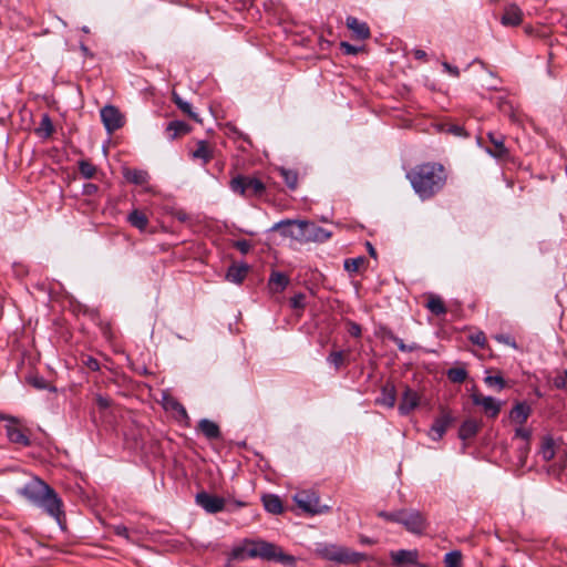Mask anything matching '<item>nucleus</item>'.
Masks as SVG:
<instances>
[{
	"mask_svg": "<svg viewBox=\"0 0 567 567\" xmlns=\"http://www.w3.org/2000/svg\"><path fill=\"white\" fill-rule=\"evenodd\" d=\"M198 429L208 440H216L220 436L219 426L208 419L200 420L198 423Z\"/></svg>",
	"mask_w": 567,
	"mask_h": 567,
	"instance_id": "obj_25",
	"label": "nucleus"
},
{
	"mask_svg": "<svg viewBox=\"0 0 567 567\" xmlns=\"http://www.w3.org/2000/svg\"><path fill=\"white\" fill-rule=\"evenodd\" d=\"M234 247L237 248L241 254H247L250 250L251 245L248 240L243 239L235 241Z\"/></svg>",
	"mask_w": 567,
	"mask_h": 567,
	"instance_id": "obj_48",
	"label": "nucleus"
},
{
	"mask_svg": "<svg viewBox=\"0 0 567 567\" xmlns=\"http://www.w3.org/2000/svg\"><path fill=\"white\" fill-rule=\"evenodd\" d=\"M39 132L43 133L44 136H50L53 132V125L49 117V115L44 114L40 122V127L38 128Z\"/></svg>",
	"mask_w": 567,
	"mask_h": 567,
	"instance_id": "obj_42",
	"label": "nucleus"
},
{
	"mask_svg": "<svg viewBox=\"0 0 567 567\" xmlns=\"http://www.w3.org/2000/svg\"><path fill=\"white\" fill-rule=\"evenodd\" d=\"M306 243H324L331 238L332 233L312 221L305 220Z\"/></svg>",
	"mask_w": 567,
	"mask_h": 567,
	"instance_id": "obj_13",
	"label": "nucleus"
},
{
	"mask_svg": "<svg viewBox=\"0 0 567 567\" xmlns=\"http://www.w3.org/2000/svg\"><path fill=\"white\" fill-rule=\"evenodd\" d=\"M84 363L92 371H97L100 369V363L94 358H87Z\"/></svg>",
	"mask_w": 567,
	"mask_h": 567,
	"instance_id": "obj_53",
	"label": "nucleus"
},
{
	"mask_svg": "<svg viewBox=\"0 0 567 567\" xmlns=\"http://www.w3.org/2000/svg\"><path fill=\"white\" fill-rule=\"evenodd\" d=\"M37 506L43 508L50 516L60 522V516L62 514V501L51 487L49 488V492L43 495Z\"/></svg>",
	"mask_w": 567,
	"mask_h": 567,
	"instance_id": "obj_10",
	"label": "nucleus"
},
{
	"mask_svg": "<svg viewBox=\"0 0 567 567\" xmlns=\"http://www.w3.org/2000/svg\"><path fill=\"white\" fill-rule=\"evenodd\" d=\"M189 132V126L183 121H173L166 126V134L169 140H175L179 136L186 135Z\"/></svg>",
	"mask_w": 567,
	"mask_h": 567,
	"instance_id": "obj_26",
	"label": "nucleus"
},
{
	"mask_svg": "<svg viewBox=\"0 0 567 567\" xmlns=\"http://www.w3.org/2000/svg\"><path fill=\"white\" fill-rule=\"evenodd\" d=\"M390 556L396 566H404L415 564L419 558V553L416 550L401 549L391 551Z\"/></svg>",
	"mask_w": 567,
	"mask_h": 567,
	"instance_id": "obj_21",
	"label": "nucleus"
},
{
	"mask_svg": "<svg viewBox=\"0 0 567 567\" xmlns=\"http://www.w3.org/2000/svg\"><path fill=\"white\" fill-rule=\"evenodd\" d=\"M365 262L364 257L349 258L344 260V269L351 274L358 272L360 267Z\"/></svg>",
	"mask_w": 567,
	"mask_h": 567,
	"instance_id": "obj_38",
	"label": "nucleus"
},
{
	"mask_svg": "<svg viewBox=\"0 0 567 567\" xmlns=\"http://www.w3.org/2000/svg\"><path fill=\"white\" fill-rule=\"evenodd\" d=\"M174 103L189 117L198 121L197 114L192 111V105L184 101L177 93L173 92Z\"/></svg>",
	"mask_w": 567,
	"mask_h": 567,
	"instance_id": "obj_36",
	"label": "nucleus"
},
{
	"mask_svg": "<svg viewBox=\"0 0 567 567\" xmlns=\"http://www.w3.org/2000/svg\"><path fill=\"white\" fill-rule=\"evenodd\" d=\"M128 221L140 230H144L148 224L147 217L140 210H133L128 215Z\"/></svg>",
	"mask_w": 567,
	"mask_h": 567,
	"instance_id": "obj_34",
	"label": "nucleus"
},
{
	"mask_svg": "<svg viewBox=\"0 0 567 567\" xmlns=\"http://www.w3.org/2000/svg\"><path fill=\"white\" fill-rule=\"evenodd\" d=\"M174 410L177 411V413L183 417V419H188V415H187V412H186V409L178 402H175L174 405H173Z\"/></svg>",
	"mask_w": 567,
	"mask_h": 567,
	"instance_id": "obj_56",
	"label": "nucleus"
},
{
	"mask_svg": "<svg viewBox=\"0 0 567 567\" xmlns=\"http://www.w3.org/2000/svg\"><path fill=\"white\" fill-rule=\"evenodd\" d=\"M247 274H248V266L247 265H245V264H243V265H233L227 270L226 279L229 282L241 284L243 280L245 279V277L247 276Z\"/></svg>",
	"mask_w": 567,
	"mask_h": 567,
	"instance_id": "obj_23",
	"label": "nucleus"
},
{
	"mask_svg": "<svg viewBox=\"0 0 567 567\" xmlns=\"http://www.w3.org/2000/svg\"><path fill=\"white\" fill-rule=\"evenodd\" d=\"M471 399L474 405L481 406L483 412L492 419H495L501 410L502 402L489 395H483L475 388L472 390Z\"/></svg>",
	"mask_w": 567,
	"mask_h": 567,
	"instance_id": "obj_7",
	"label": "nucleus"
},
{
	"mask_svg": "<svg viewBox=\"0 0 567 567\" xmlns=\"http://www.w3.org/2000/svg\"><path fill=\"white\" fill-rule=\"evenodd\" d=\"M290 301H291V306L293 308H302L303 301H305V296L302 293L296 295L291 298Z\"/></svg>",
	"mask_w": 567,
	"mask_h": 567,
	"instance_id": "obj_51",
	"label": "nucleus"
},
{
	"mask_svg": "<svg viewBox=\"0 0 567 567\" xmlns=\"http://www.w3.org/2000/svg\"><path fill=\"white\" fill-rule=\"evenodd\" d=\"M346 24L348 29L352 31L353 35L357 39L367 40L368 38H370V29L365 22L360 21L354 17H348L346 20Z\"/></svg>",
	"mask_w": 567,
	"mask_h": 567,
	"instance_id": "obj_19",
	"label": "nucleus"
},
{
	"mask_svg": "<svg viewBox=\"0 0 567 567\" xmlns=\"http://www.w3.org/2000/svg\"><path fill=\"white\" fill-rule=\"evenodd\" d=\"M396 402V391L392 383H385L381 388L380 396L377 398L375 403L388 409L394 408Z\"/></svg>",
	"mask_w": 567,
	"mask_h": 567,
	"instance_id": "obj_18",
	"label": "nucleus"
},
{
	"mask_svg": "<svg viewBox=\"0 0 567 567\" xmlns=\"http://www.w3.org/2000/svg\"><path fill=\"white\" fill-rule=\"evenodd\" d=\"M279 174L285 181L286 185L291 189L295 190L298 186V174L297 172L289 169V168H279Z\"/></svg>",
	"mask_w": 567,
	"mask_h": 567,
	"instance_id": "obj_32",
	"label": "nucleus"
},
{
	"mask_svg": "<svg viewBox=\"0 0 567 567\" xmlns=\"http://www.w3.org/2000/svg\"><path fill=\"white\" fill-rule=\"evenodd\" d=\"M484 382L491 388L496 386L499 391L505 388V380L502 375H487L484 378Z\"/></svg>",
	"mask_w": 567,
	"mask_h": 567,
	"instance_id": "obj_40",
	"label": "nucleus"
},
{
	"mask_svg": "<svg viewBox=\"0 0 567 567\" xmlns=\"http://www.w3.org/2000/svg\"><path fill=\"white\" fill-rule=\"evenodd\" d=\"M494 339L497 342L504 343L515 350L518 349L516 341L509 334L499 333V334L494 336Z\"/></svg>",
	"mask_w": 567,
	"mask_h": 567,
	"instance_id": "obj_43",
	"label": "nucleus"
},
{
	"mask_svg": "<svg viewBox=\"0 0 567 567\" xmlns=\"http://www.w3.org/2000/svg\"><path fill=\"white\" fill-rule=\"evenodd\" d=\"M523 11L522 9L512 3L504 8V13L501 18V23L504 27H517L523 22Z\"/></svg>",
	"mask_w": 567,
	"mask_h": 567,
	"instance_id": "obj_17",
	"label": "nucleus"
},
{
	"mask_svg": "<svg viewBox=\"0 0 567 567\" xmlns=\"http://www.w3.org/2000/svg\"><path fill=\"white\" fill-rule=\"evenodd\" d=\"M262 503L265 509L271 514H279L282 512V503L280 498L276 495H265L262 496Z\"/></svg>",
	"mask_w": 567,
	"mask_h": 567,
	"instance_id": "obj_30",
	"label": "nucleus"
},
{
	"mask_svg": "<svg viewBox=\"0 0 567 567\" xmlns=\"http://www.w3.org/2000/svg\"><path fill=\"white\" fill-rule=\"evenodd\" d=\"M340 45L346 54L354 55L360 51V48H357L348 42H341Z\"/></svg>",
	"mask_w": 567,
	"mask_h": 567,
	"instance_id": "obj_49",
	"label": "nucleus"
},
{
	"mask_svg": "<svg viewBox=\"0 0 567 567\" xmlns=\"http://www.w3.org/2000/svg\"><path fill=\"white\" fill-rule=\"evenodd\" d=\"M389 338L398 346L399 350L402 352H412L416 349V347L414 344L408 346L403 342L402 339H400L399 337H396L394 334H390Z\"/></svg>",
	"mask_w": 567,
	"mask_h": 567,
	"instance_id": "obj_44",
	"label": "nucleus"
},
{
	"mask_svg": "<svg viewBox=\"0 0 567 567\" xmlns=\"http://www.w3.org/2000/svg\"><path fill=\"white\" fill-rule=\"evenodd\" d=\"M196 503L209 514H216L225 508L226 501L223 497L200 492L196 495Z\"/></svg>",
	"mask_w": 567,
	"mask_h": 567,
	"instance_id": "obj_11",
	"label": "nucleus"
},
{
	"mask_svg": "<svg viewBox=\"0 0 567 567\" xmlns=\"http://www.w3.org/2000/svg\"><path fill=\"white\" fill-rule=\"evenodd\" d=\"M246 554L250 558L259 557L269 561H277L286 567H296L297 558L286 554L281 547L276 544L258 540L250 544Z\"/></svg>",
	"mask_w": 567,
	"mask_h": 567,
	"instance_id": "obj_2",
	"label": "nucleus"
},
{
	"mask_svg": "<svg viewBox=\"0 0 567 567\" xmlns=\"http://www.w3.org/2000/svg\"><path fill=\"white\" fill-rule=\"evenodd\" d=\"M449 132L453 133L454 135L462 136L464 133L463 127L458 125H451L449 128Z\"/></svg>",
	"mask_w": 567,
	"mask_h": 567,
	"instance_id": "obj_58",
	"label": "nucleus"
},
{
	"mask_svg": "<svg viewBox=\"0 0 567 567\" xmlns=\"http://www.w3.org/2000/svg\"><path fill=\"white\" fill-rule=\"evenodd\" d=\"M539 454L545 462H549L555 457V441L551 436L547 435L543 437Z\"/></svg>",
	"mask_w": 567,
	"mask_h": 567,
	"instance_id": "obj_27",
	"label": "nucleus"
},
{
	"mask_svg": "<svg viewBox=\"0 0 567 567\" xmlns=\"http://www.w3.org/2000/svg\"><path fill=\"white\" fill-rule=\"evenodd\" d=\"M28 382L35 389H48L49 384L42 377L33 375L28 379Z\"/></svg>",
	"mask_w": 567,
	"mask_h": 567,
	"instance_id": "obj_45",
	"label": "nucleus"
},
{
	"mask_svg": "<svg viewBox=\"0 0 567 567\" xmlns=\"http://www.w3.org/2000/svg\"><path fill=\"white\" fill-rule=\"evenodd\" d=\"M0 421H8V423H18V419L11 415L0 413Z\"/></svg>",
	"mask_w": 567,
	"mask_h": 567,
	"instance_id": "obj_60",
	"label": "nucleus"
},
{
	"mask_svg": "<svg viewBox=\"0 0 567 567\" xmlns=\"http://www.w3.org/2000/svg\"><path fill=\"white\" fill-rule=\"evenodd\" d=\"M478 427L480 425L475 420H466L460 426L458 436L462 440H468L477 433Z\"/></svg>",
	"mask_w": 567,
	"mask_h": 567,
	"instance_id": "obj_29",
	"label": "nucleus"
},
{
	"mask_svg": "<svg viewBox=\"0 0 567 567\" xmlns=\"http://www.w3.org/2000/svg\"><path fill=\"white\" fill-rule=\"evenodd\" d=\"M470 340L482 348L486 346V337L483 331H477L470 336Z\"/></svg>",
	"mask_w": 567,
	"mask_h": 567,
	"instance_id": "obj_46",
	"label": "nucleus"
},
{
	"mask_svg": "<svg viewBox=\"0 0 567 567\" xmlns=\"http://www.w3.org/2000/svg\"><path fill=\"white\" fill-rule=\"evenodd\" d=\"M96 404L101 409H107L110 406L111 402H110V400L107 398L102 396V395H97L96 396Z\"/></svg>",
	"mask_w": 567,
	"mask_h": 567,
	"instance_id": "obj_55",
	"label": "nucleus"
},
{
	"mask_svg": "<svg viewBox=\"0 0 567 567\" xmlns=\"http://www.w3.org/2000/svg\"><path fill=\"white\" fill-rule=\"evenodd\" d=\"M446 375L453 383H462L467 378V371L464 368H451L447 370Z\"/></svg>",
	"mask_w": 567,
	"mask_h": 567,
	"instance_id": "obj_35",
	"label": "nucleus"
},
{
	"mask_svg": "<svg viewBox=\"0 0 567 567\" xmlns=\"http://www.w3.org/2000/svg\"><path fill=\"white\" fill-rule=\"evenodd\" d=\"M487 138L493 147H487L486 152L498 159H505L509 156V152L505 146V137L502 134L489 132Z\"/></svg>",
	"mask_w": 567,
	"mask_h": 567,
	"instance_id": "obj_14",
	"label": "nucleus"
},
{
	"mask_svg": "<svg viewBox=\"0 0 567 567\" xmlns=\"http://www.w3.org/2000/svg\"><path fill=\"white\" fill-rule=\"evenodd\" d=\"M400 515H401V511L393 512V513H388V512L381 511L378 513L379 517H381L385 520L395 522V523L400 522Z\"/></svg>",
	"mask_w": 567,
	"mask_h": 567,
	"instance_id": "obj_47",
	"label": "nucleus"
},
{
	"mask_svg": "<svg viewBox=\"0 0 567 567\" xmlns=\"http://www.w3.org/2000/svg\"><path fill=\"white\" fill-rule=\"evenodd\" d=\"M114 533L118 536L125 537L128 539V529L124 525L114 526Z\"/></svg>",
	"mask_w": 567,
	"mask_h": 567,
	"instance_id": "obj_54",
	"label": "nucleus"
},
{
	"mask_svg": "<svg viewBox=\"0 0 567 567\" xmlns=\"http://www.w3.org/2000/svg\"><path fill=\"white\" fill-rule=\"evenodd\" d=\"M515 435L524 440H528L530 436V432L526 429L519 427L516 430Z\"/></svg>",
	"mask_w": 567,
	"mask_h": 567,
	"instance_id": "obj_57",
	"label": "nucleus"
},
{
	"mask_svg": "<svg viewBox=\"0 0 567 567\" xmlns=\"http://www.w3.org/2000/svg\"><path fill=\"white\" fill-rule=\"evenodd\" d=\"M420 395L413 389L406 386L402 393L401 402L399 404V413L401 415H408L415 410L420 404Z\"/></svg>",
	"mask_w": 567,
	"mask_h": 567,
	"instance_id": "obj_15",
	"label": "nucleus"
},
{
	"mask_svg": "<svg viewBox=\"0 0 567 567\" xmlns=\"http://www.w3.org/2000/svg\"><path fill=\"white\" fill-rule=\"evenodd\" d=\"M293 501L303 512L317 515L328 513L330 506L321 505L320 497L315 491H300L293 496Z\"/></svg>",
	"mask_w": 567,
	"mask_h": 567,
	"instance_id": "obj_5",
	"label": "nucleus"
},
{
	"mask_svg": "<svg viewBox=\"0 0 567 567\" xmlns=\"http://www.w3.org/2000/svg\"><path fill=\"white\" fill-rule=\"evenodd\" d=\"M269 284L276 286V289L282 290L288 285V278L280 272H275L271 275Z\"/></svg>",
	"mask_w": 567,
	"mask_h": 567,
	"instance_id": "obj_39",
	"label": "nucleus"
},
{
	"mask_svg": "<svg viewBox=\"0 0 567 567\" xmlns=\"http://www.w3.org/2000/svg\"><path fill=\"white\" fill-rule=\"evenodd\" d=\"M305 220H280L272 229L280 230L284 237H289L298 243H306Z\"/></svg>",
	"mask_w": 567,
	"mask_h": 567,
	"instance_id": "obj_6",
	"label": "nucleus"
},
{
	"mask_svg": "<svg viewBox=\"0 0 567 567\" xmlns=\"http://www.w3.org/2000/svg\"><path fill=\"white\" fill-rule=\"evenodd\" d=\"M367 248H368V251H369V255L373 258H377V251L374 249V247L372 246L371 243L367 241Z\"/></svg>",
	"mask_w": 567,
	"mask_h": 567,
	"instance_id": "obj_62",
	"label": "nucleus"
},
{
	"mask_svg": "<svg viewBox=\"0 0 567 567\" xmlns=\"http://www.w3.org/2000/svg\"><path fill=\"white\" fill-rule=\"evenodd\" d=\"M412 188L422 200L432 198L446 184L447 173L440 163L427 162L414 166L408 174Z\"/></svg>",
	"mask_w": 567,
	"mask_h": 567,
	"instance_id": "obj_1",
	"label": "nucleus"
},
{
	"mask_svg": "<svg viewBox=\"0 0 567 567\" xmlns=\"http://www.w3.org/2000/svg\"><path fill=\"white\" fill-rule=\"evenodd\" d=\"M17 423H8L6 425V432L7 436L10 442L14 444H19L22 446H29L30 445V439L28 435L23 432L22 429L16 426Z\"/></svg>",
	"mask_w": 567,
	"mask_h": 567,
	"instance_id": "obj_20",
	"label": "nucleus"
},
{
	"mask_svg": "<svg viewBox=\"0 0 567 567\" xmlns=\"http://www.w3.org/2000/svg\"><path fill=\"white\" fill-rule=\"evenodd\" d=\"M530 406L525 403V402H520V403H517L511 411V419L519 424H524L526 423L527 419L529 417L530 415Z\"/></svg>",
	"mask_w": 567,
	"mask_h": 567,
	"instance_id": "obj_24",
	"label": "nucleus"
},
{
	"mask_svg": "<svg viewBox=\"0 0 567 567\" xmlns=\"http://www.w3.org/2000/svg\"><path fill=\"white\" fill-rule=\"evenodd\" d=\"M442 66L452 76L457 78L460 75V71L456 66H453V65L449 64L447 62H443Z\"/></svg>",
	"mask_w": 567,
	"mask_h": 567,
	"instance_id": "obj_52",
	"label": "nucleus"
},
{
	"mask_svg": "<svg viewBox=\"0 0 567 567\" xmlns=\"http://www.w3.org/2000/svg\"><path fill=\"white\" fill-rule=\"evenodd\" d=\"M50 486L39 478H32L19 489V494L37 505L49 492Z\"/></svg>",
	"mask_w": 567,
	"mask_h": 567,
	"instance_id": "obj_9",
	"label": "nucleus"
},
{
	"mask_svg": "<svg viewBox=\"0 0 567 567\" xmlns=\"http://www.w3.org/2000/svg\"><path fill=\"white\" fill-rule=\"evenodd\" d=\"M327 362L331 364L336 371L340 370L347 363V353L344 351H331L327 357Z\"/></svg>",
	"mask_w": 567,
	"mask_h": 567,
	"instance_id": "obj_31",
	"label": "nucleus"
},
{
	"mask_svg": "<svg viewBox=\"0 0 567 567\" xmlns=\"http://www.w3.org/2000/svg\"><path fill=\"white\" fill-rule=\"evenodd\" d=\"M426 308L436 316L444 315L446 312L443 300L437 296H430Z\"/></svg>",
	"mask_w": 567,
	"mask_h": 567,
	"instance_id": "obj_33",
	"label": "nucleus"
},
{
	"mask_svg": "<svg viewBox=\"0 0 567 567\" xmlns=\"http://www.w3.org/2000/svg\"><path fill=\"white\" fill-rule=\"evenodd\" d=\"M124 177L127 182L135 185H145L150 181V175L143 169H125Z\"/></svg>",
	"mask_w": 567,
	"mask_h": 567,
	"instance_id": "obj_28",
	"label": "nucleus"
},
{
	"mask_svg": "<svg viewBox=\"0 0 567 567\" xmlns=\"http://www.w3.org/2000/svg\"><path fill=\"white\" fill-rule=\"evenodd\" d=\"M453 422L450 413L444 412L441 416L436 417L429 431V436L433 441H439L445 434L447 427Z\"/></svg>",
	"mask_w": 567,
	"mask_h": 567,
	"instance_id": "obj_16",
	"label": "nucleus"
},
{
	"mask_svg": "<svg viewBox=\"0 0 567 567\" xmlns=\"http://www.w3.org/2000/svg\"><path fill=\"white\" fill-rule=\"evenodd\" d=\"M79 171L85 178H92L96 173L95 166L86 161L79 163Z\"/></svg>",
	"mask_w": 567,
	"mask_h": 567,
	"instance_id": "obj_41",
	"label": "nucleus"
},
{
	"mask_svg": "<svg viewBox=\"0 0 567 567\" xmlns=\"http://www.w3.org/2000/svg\"><path fill=\"white\" fill-rule=\"evenodd\" d=\"M234 193L245 197L261 196L265 192L264 183L255 177L238 175L230 182Z\"/></svg>",
	"mask_w": 567,
	"mask_h": 567,
	"instance_id": "obj_4",
	"label": "nucleus"
},
{
	"mask_svg": "<svg viewBox=\"0 0 567 567\" xmlns=\"http://www.w3.org/2000/svg\"><path fill=\"white\" fill-rule=\"evenodd\" d=\"M317 551L321 557L341 564H355L367 558L364 554L337 545H322Z\"/></svg>",
	"mask_w": 567,
	"mask_h": 567,
	"instance_id": "obj_3",
	"label": "nucleus"
},
{
	"mask_svg": "<svg viewBox=\"0 0 567 567\" xmlns=\"http://www.w3.org/2000/svg\"><path fill=\"white\" fill-rule=\"evenodd\" d=\"M190 155L194 159H200L203 164H207L213 158V150L206 141H198Z\"/></svg>",
	"mask_w": 567,
	"mask_h": 567,
	"instance_id": "obj_22",
	"label": "nucleus"
},
{
	"mask_svg": "<svg viewBox=\"0 0 567 567\" xmlns=\"http://www.w3.org/2000/svg\"><path fill=\"white\" fill-rule=\"evenodd\" d=\"M235 505H236L237 507H244V506H246V503H244V502H241V501H237V502H235Z\"/></svg>",
	"mask_w": 567,
	"mask_h": 567,
	"instance_id": "obj_64",
	"label": "nucleus"
},
{
	"mask_svg": "<svg viewBox=\"0 0 567 567\" xmlns=\"http://www.w3.org/2000/svg\"><path fill=\"white\" fill-rule=\"evenodd\" d=\"M101 118L107 132L112 133L123 126V116L113 105H106L101 110Z\"/></svg>",
	"mask_w": 567,
	"mask_h": 567,
	"instance_id": "obj_12",
	"label": "nucleus"
},
{
	"mask_svg": "<svg viewBox=\"0 0 567 567\" xmlns=\"http://www.w3.org/2000/svg\"><path fill=\"white\" fill-rule=\"evenodd\" d=\"M553 383L557 389L566 388L567 386V378H566L565 373L555 377L553 380Z\"/></svg>",
	"mask_w": 567,
	"mask_h": 567,
	"instance_id": "obj_50",
	"label": "nucleus"
},
{
	"mask_svg": "<svg viewBox=\"0 0 567 567\" xmlns=\"http://www.w3.org/2000/svg\"><path fill=\"white\" fill-rule=\"evenodd\" d=\"M415 59L422 60L426 56V53L423 50L416 49L413 51Z\"/></svg>",
	"mask_w": 567,
	"mask_h": 567,
	"instance_id": "obj_61",
	"label": "nucleus"
},
{
	"mask_svg": "<svg viewBox=\"0 0 567 567\" xmlns=\"http://www.w3.org/2000/svg\"><path fill=\"white\" fill-rule=\"evenodd\" d=\"M359 542H360V544H362V545H374V544H375V540H374V539L369 538V537H367V536H364V535H360V536H359Z\"/></svg>",
	"mask_w": 567,
	"mask_h": 567,
	"instance_id": "obj_59",
	"label": "nucleus"
},
{
	"mask_svg": "<svg viewBox=\"0 0 567 567\" xmlns=\"http://www.w3.org/2000/svg\"><path fill=\"white\" fill-rule=\"evenodd\" d=\"M406 530L413 534H422L426 528V518L419 511H401L400 522Z\"/></svg>",
	"mask_w": 567,
	"mask_h": 567,
	"instance_id": "obj_8",
	"label": "nucleus"
},
{
	"mask_svg": "<svg viewBox=\"0 0 567 567\" xmlns=\"http://www.w3.org/2000/svg\"><path fill=\"white\" fill-rule=\"evenodd\" d=\"M445 567H462V554L460 550H453L444 556Z\"/></svg>",
	"mask_w": 567,
	"mask_h": 567,
	"instance_id": "obj_37",
	"label": "nucleus"
},
{
	"mask_svg": "<svg viewBox=\"0 0 567 567\" xmlns=\"http://www.w3.org/2000/svg\"><path fill=\"white\" fill-rule=\"evenodd\" d=\"M350 332H351V334L358 337L361 333V329L358 324H353Z\"/></svg>",
	"mask_w": 567,
	"mask_h": 567,
	"instance_id": "obj_63",
	"label": "nucleus"
}]
</instances>
